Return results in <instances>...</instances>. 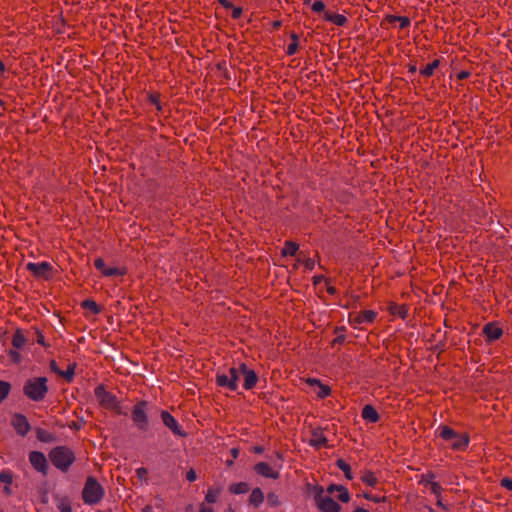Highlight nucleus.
<instances>
[{"instance_id":"423d86ee","label":"nucleus","mask_w":512,"mask_h":512,"mask_svg":"<svg viewBox=\"0 0 512 512\" xmlns=\"http://www.w3.org/2000/svg\"><path fill=\"white\" fill-rule=\"evenodd\" d=\"M103 488L93 477H89L85 483L82 496L86 504H96L103 497Z\"/></svg>"},{"instance_id":"6ab92c4d","label":"nucleus","mask_w":512,"mask_h":512,"mask_svg":"<svg viewBox=\"0 0 512 512\" xmlns=\"http://www.w3.org/2000/svg\"><path fill=\"white\" fill-rule=\"evenodd\" d=\"M334 491L338 492L337 498L341 502L347 503L350 500L349 492H348L347 488H345L344 486H337V485L332 484L327 488L326 494L330 495V494L334 493Z\"/></svg>"},{"instance_id":"a211bd4d","label":"nucleus","mask_w":512,"mask_h":512,"mask_svg":"<svg viewBox=\"0 0 512 512\" xmlns=\"http://www.w3.org/2000/svg\"><path fill=\"white\" fill-rule=\"evenodd\" d=\"M95 267L100 270L105 276H115V275H122L123 272L118 268H108V266L105 265V262L101 258H97L94 262Z\"/></svg>"},{"instance_id":"09e8293b","label":"nucleus","mask_w":512,"mask_h":512,"mask_svg":"<svg viewBox=\"0 0 512 512\" xmlns=\"http://www.w3.org/2000/svg\"><path fill=\"white\" fill-rule=\"evenodd\" d=\"M206 500L209 502V503H212L216 500V494L212 493V492H209L207 495H206Z\"/></svg>"},{"instance_id":"a878e982","label":"nucleus","mask_w":512,"mask_h":512,"mask_svg":"<svg viewBox=\"0 0 512 512\" xmlns=\"http://www.w3.org/2000/svg\"><path fill=\"white\" fill-rule=\"evenodd\" d=\"M439 66V60H434L433 62L427 64L424 68L420 70L421 75L425 77H430L433 75L434 70Z\"/></svg>"},{"instance_id":"f8f14e48","label":"nucleus","mask_w":512,"mask_h":512,"mask_svg":"<svg viewBox=\"0 0 512 512\" xmlns=\"http://www.w3.org/2000/svg\"><path fill=\"white\" fill-rule=\"evenodd\" d=\"M31 465L39 472L45 473L47 469V460L43 453L33 451L29 455Z\"/></svg>"},{"instance_id":"7ed1b4c3","label":"nucleus","mask_w":512,"mask_h":512,"mask_svg":"<svg viewBox=\"0 0 512 512\" xmlns=\"http://www.w3.org/2000/svg\"><path fill=\"white\" fill-rule=\"evenodd\" d=\"M440 437L451 442L454 450H464L469 443V437L466 434H458L455 430L448 426L440 427Z\"/></svg>"},{"instance_id":"ea45409f","label":"nucleus","mask_w":512,"mask_h":512,"mask_svg":"<svg viewBox=\"0 0 512 512\" xmlns=\"http://www.w3.org/2000/svg\"><path fill=\"white\" fill-rule=\"evenodd\" d=\"M297 48H298V43L291 42L287 47V54L290 56L294 55L297 51Z\"/></svg>"},{"instance_id":"dca6fc26","label":"nucleus","mask_w":512,"mask_h":512,"mask_svg":"<svg viewBox=\"0 0 512 512\" xmlns=\"http://www.w3.org/2000/svg\"><path fill=\"white\" fill-rule=\"evenodd\" d=\"M255 471L259 475L266 477V478H271V479L279 478V473L277 471L273 470V468L268 463H265V462H260V463L256 464Z\"/></svg>"},{"instance_id":"4d7b16f0","label":"nucleus","mask_w":512,"mask_h":512,"mask_svg":"<svg viewBox=\"0 0 512 512\" xmlns=\"http://www.w3.org/2000/svg\"><path fill=\"white\" fill-rule=\"evenodd\" d=\"M192 477H194V474H192V469H190L186 472V479L191 482Z\"/></svg>"},{"instance_id":"864d4df0","label":"nucleus","mask_w":512,"mask_h":512,"mask_svg":"<svg viewBox=\"0 0 512 512\" xmlns=\"http://www.w3.org/2000/svg\"><path fill=\"white\" fill-rule=\"evenodd\" d=\"M230 453L232 455V458L236 459L239 455V449L234 447L230 450Z\"/></svg>"},{"instance_id":"0e129e2a","label":"nucleus","mask_w":512,"mask_h":512,"mask_svg":"<svg viewBox=\"0 0 512 512\" xmlns=\"http://www.w3.org/2000/svg\"><path fill=\"white\" fill-rule=\"evenodd\" d=\"M291 39H292V42H296V43H298V39H299V38H298V35H297V34L292 33V34H291Z\"/></svg>"},{"instance_id":"603ef678","label":"nucleus","mask_w":512,"mask_h":512,"mask_svg":"<svg viewBox=\"0 0 512 512\" xmlns=\"http://www.w3.org/2000/svg\"><path fill=\"white\" fill-rule=\"evenodd\" d=\"M225 8H233V4L229 0H218Z\"/></svg>"},{"instance_id":"79ce46f5","label":"nucleus","mask_w":512,"mask_h":512,"mask_svg":"<svg viewBox=\"0 0 512 512\" xmlns=\"http://www.w3.org/2000/svg\"><path fill=\"white\" fill-rule=\"evenodd\" d=\"M303 264L307 269L312 270L315 266V261L312 258H305Z\"/></svg>"},{"instance_id":"9d476101","label":"nucleus","mask_w":512,"mask_h":512,"mask_svg":"<svg viewBox=\"0 0 512 512\" xmlns=\"http://www.w3.org/2000/svg\"><path fill=\"white\" fill-rule=\"evenodd\" d=\"M160 417H161L163 424L167 428H169L175 435H178V436H186L187 435L186 433H184L182 431V429H181L180 425L178 424V422L176 421V419L168 411L162 410L160 413Z\"/></svg>"},{"instance_id":"774afa93","label":"nucleus","mask_w":512,"mask_h":512,"mask_svg":"<svg viewBox=\"0 0 512 512\" xmlns=\"http://www.w3.org/2000/svg\"><path fill=\"white\" fill-rule=\"evenodd\" d=\"M353 512H369L368 510L364 509V508H357L356 510H354Z\"/></svg>"},{"instance_id":"aec40b11","label":"nucleus","mask_w":512,"mask_h":512,"mask_svg":"<svg viewBox=\"0 0 512 512\" xmlns=\"http://www.w3.org/2000/svg\"><path fill=\"white\" fill-rule=\"evenodd\" d=\"M362 417L371 422L375 423L379 420V414L376 409L371 405H365L362 409Z\"/></svg>"},{"instance_id":"f3484780","label":"nucleus","mask_w":512,"mask_h":512,"mask_svg":"<svg viewBox=\"0 0 512 512\" xmlns=\"http://www.w3.org/2000/svg\"><path fill=\"white\" fill-rule=\"evenodd\" d=\"M376 316L377 314L373 310H365L355 315L353 318H350V320L357 324L372 323Z\"/></svg>"},{"instance_id":"37998d69","label":"nucleus","mask_w":512,"mask_h":512,"mask_svg":"<svg viewBox=\"0 0 512 512\" xmlns=\"http://www.w3.org/2000/svg\"><path fill=\"white\" fill-rule=\"evenodd\" d=\"M501 486L505 487L508 490H512V479H510V478H503L501 480Z\"/></svg>"},{"instance_id":"cd10ccee","label":"nucleus","mask_w":512,"mask_h":512,"mask_svg":"<svg viewBox=\"0 0 512 512\" xmlns=\"http://www.w3.org/2000/svg\"><path fill=\"white\" fill-rule=\"evenodd\" d=\"M10 389V383L0 380V403L8 396Z\"/></svg>"},{"instance_id":"e2e57ef3","label":"nucleus","mask_w":512,"mask_h":512,"mask_svg":"<svg viewBox=\"0 0 512 512\" xmlns=\"http://www.w3.org/2000/svg\"><path fill=\"white\" fill-rule=\"evenodd\" d=\"M200 512H213L211 507H205L203 506L200 510Z\"/></svg>"},{"instance_id":"f257e3e1","label":"nucleus","mask_w":512,"mask_h":512,"mask_svg":"<svg viewBox=\"0 0 512 512\" xmlns=\"http://www.w3.org/2000/svg\"><path fill=\"white\" fill-rule=\"evenodd\" d=\"M48 391L47 379L45 377H37L29 379L24 387V394L33 401H41L45 398Z\"/></svg>"},{"instance_id":"49530a36","label":"nucleus","mask_w":512,"mask_h":512,"mask_svg":"<svg viewBox=\"0 0 512 512\" xmlns=\"http://www.w3.org/2000/svg\"><path fill=\"white\" fill-rule=\"evenodd\" d=\"M242 14V9L240 7H233L232 10V18L238 19Z\"/></svg>"},{"instance_id":"5fc2aeb1","label":"nucleus","mask_w":512,"mask_h":512,"mask_svg":"<svg viewBox=\"0 0 512 512\" xmlns=\"http://www.w3.org/2000/svg\"><path fill=\"white\" fill-rule=\"evenodd\" d=\"M307 382H308L310 385H318V386H319V385L321 384V382H320L319 380H317V379H308V381H307Z\"/></svg>"},{"instance_id":"ddd939ff","label":"nucleus","mask_w":512,"mask_h":512,"mask_svg":"<svg viewBox=\"0 0 512 512\" xmlns=\"http://www.w3.org/2000/svg\"><path fill=\"white\" fill-rule=\"evenodd\" d=\"M483 334L485 335L487 342H492L498 340L502 336L503 330L495 323H487L483 327Z\"/></svg>"},{"instance_id":"2f4dec72","label":"nucleus","mask_w":512,"mask_h":512,"mask_svg":"<svg viewBox=\"0 0 512 512\" xmlns=\"http://www.w3.org/2000/svg\"><path fill=\"white\" fill-rule=\"evenodd\" d=\"M318 387H319V391L317 392V395L319 398H325L331 392L330 387L327 385H323L322 383Z\"/></svg>"},{"instance_id":"bf43d9fd","label":"nucleus","mask_w":512,"mask_h":512,"mask_svg":"<svg viewBox=\"0 0 512 512\" xmlns=\"http://www.w3.org/2000/svg\"><path fill=\"white\" fill-rule=\"evenodd\" d=\"M345 340V336L341 335L334 339V343H343Z\"/></svg>"},{"instance_id":"4c0bfd02","label":"nucleus","mask_w":512,"mask_h":512,"mask_svg":"<svg viewBox=\"0 0 512 512\" xmlns=\"http://www.w3.org/2000/svg\"><path fill=\"white\" fill-rule=\"evenodd\" d=\"M325 9V4L322 1H315L312 5V10L314 12H322Z\"/></svg>"},{"instance_id":"473e14b6","label":"nucleus","mask_w":512,"mask_h":512,"mask_svg":"<svg viewBox=\"0 0 512 512\" xmlns=\"http://www.w3.org/2000/svg\"><path fill=\"white\" fill-rule=\"evenodd\" d=\"M74 368V364H69L67 370L65 372L61 371L59 372V374L62 375L67 380H71L74 375Z\"/></svg>"},{"instance_id":"0eeeda50","label":"nucleus","mask_w":512,"mask_h":512,"mask_svg":"<svg viewBox=\"0 0 512 512\" xmlns=\"http://www.w3.org/2000/svg\"><path fill=\"white\" fill-rule=\"evenodd\" d=\"M95 396L104 408L115 411L118 414L123 413L116 397L106 391L104 386L100 385L95 388Z\"/></svg>"},{"instance_id":"13d9d810","label":"nucleus","mask_w":512,"mask_h":512,"mask_svg":"<svg viewBox=\"0 0 512 512\" xmlns=\"http://www.w3.org/2000/svg\"><path fill=\"white\" fill-rule=\"evenodd\" d=\"M50 366H51V369H52L54 372H56V373H58V374H59V372H61L60 370H58V368H57V365H56V362H55V361H52V362H51V364H50Z\"/></svg>"},{"instance_id":"a18cd8bd","label":"nucleus","mask_w":512,"mask_h":512,"mask_svg":"<svg viewBox=\"0 0 512 512\" xmlns=\"http://www.w3.org/2000/svg\"><path fill=\"white\" fill-rule=\"evenodd\" d=\"M433 478H434V475H433V474H431V473H429V474H427V475H423V476H422V480H421V482H422V483H426L427 485H430V483H431V482H433V481H432V479H433Z\"/></svg>"},{"instance_id":"e433bc0d","label":"nucleus","mask_w":512,"mask_h":512,"mask_svg":"<svg viewBox=\"0 0 512 512\" xmlns=\"http://www.w3.org/2000/svg\"><path fill=\"white\" fill-rule=\"evenodd\" d=\"M267 501L270 506L275 507L279 505L278 497L274 493L268 494Z\"/></svg>"},{"instance_id":"8fccbe9b","label":"nucleus","mask_w":512,"mask_h":512,"mask_svg":"<svg viewBox=\"0 0 512 512\" xmlns=\"http://www.w3.org/2000/svg\"><path fill=\"white\" fill-rule=\"evenodd\" d=\"M386 20L389 22V23H395V22H398L399 21V16H395V15H389L386 17Z\"/></svg>"},{"instance_id":"f03ea898","label":"nucleus","mask_w":512,"mask_h":512,"mask_svg":"<svg viewBox=\"0 0 512 512\" xmlns=\"http://www.w3.org/2000/svg\"><path fill=\"white\" fill-rule=\"evenodd\" d=\"M49 456L52 464L62 471H66L74 461L73 452L64 446L55 447Z\"/></svg>"},{"instance_id":"4468645a","label":"nucleus","mask_w":512,"mask_h":512,"mask_svg":"<svg viewBox=\"0 0 512 512\" xmlns=\"http://www.w3.org/2000/svg\"><path fill=\"white\" fill-rule=\"evenodd\" d=\"M328 440L324 435L322 428H315L311 431V438L309 440V445L315 448L326 447Z\"/></svg>"},{"instance_id":"39448f33","label":"nucleus","mask_w":512,"mask_h":512,"mask_svg":"<svg viewBox=\"0 0 512 512\" xmlns=\"http://www.w3.org/2000/svg\"><path fill=\"white\" fill-rule=\"evenodd\" d=\"M314 494L316 505L321 512H340L341 506L330 495L325 494L321 486L314 487Z\"/></svg>"},{"instance_id":"de8ad7c7","label":"nucleus","mask_w":512,"mask_h":512,"mask_svg":"<svg viewBox=\"0 0 512 512\" xmlns=\"http://www.w3.org/2000/svg\"><path fill=\"white\" fill-rule=\"evenodd\" d=\"M60 512H72L71 507L68 504L62 503L59 506Z\"/></svg>"},{"instance_id":"4be33fe9","label":"nucleus","mask_w":512,"mask_h":512,"mask_svg":"<svg viewBox=\"0 0 512 512\" xmlns=\"http://www.w3.org/2000/svg\"><path fill=\"white\" fill-rule=\"evenodd\" d=\"M26 342H27V339L24 336L23 331L20 329H17L12 338V346L16 350H20L25 346Z\"/></svg>"},{"instance_id":"20e7f679","label":"nucleus","mask_w":512,"mask_h":512,"mask_svg":"<svg viewBox=\"0 0 512 512\" xmlns=\"http://www.w3.org/2000/svg\"><path fill=\"white\" fill-rule=\"evenodd\" d=\"M149 404L146 401H139L131 410V418L134 425L141 431H147L149 427L148 420Z\"/></svg>"},{"instance_id":"58836bf2","label":"nucleus","mask_w":512,"mask_h":512,"mask_svg":"<svg viewBox=\"0 0 512 512\" xmlns=\"http://www.w3.org/2000/svg\"><path fill=\"white\" fill-rule=\"evenodd\" d=\"M9 356L10 358L15 362V363H19L21 361V355L18 351L16 350H10L9 351Z\"/></svg>"},{"instance_id":"5701e85b","label":"nucleus","mask_w":512,"mask_h":512,"mask_svg":"<svg viewBox=\"0 0 512 512\" xmlns=\"http://www.w3.org/2000/svg\"><path fill=\"white\" fill-rule=\"evenodd\" d=\"M264 500V494L260 488H255L252 490L249 502L250 504L254 505L255 507L259 506Z\"/></svg>"},{"instance_id":"72a5a7b5","label":"nucleus","mask_w":512,"mask_h":512,"mask_svg":"<svg viewBox=\"0 0 512 512\" xmlns=\"http://www.w3.org/2000/svg\"><path fill=\"white\" fill-rule=\"evenodd\" d=\"M83 306L85 308H88L89 310H91L93 313H98L99 312L98 306H97V304L94 301L86 300V301L83 302Z\"/></svg>"},{"instance_id":"c85d7f7f","label":"nucleus","mask_w":512,"mask_h":512,"mask_svg":"<svg viewBox=\"0 0 512 512\" xmlns=\"http://www.w3.org/2000/svg\"><path fill=\"white\" fill-rule=\"evenodd\" d=\"M391 313L399 315L402 319L407 317L408 309L405 306H393L391 307Z\"/></svg>"},{"instance_id":"6e6552de","label":"nucleus","mask_w":512,"mask_h":512,"mask_svg":"<svg viewBox=\"0 0 512 512\" xmlns=\"http://www.w3.org/2000/svg\"><path fill=\"white\" fill-rule=\"evenodd\" d=\"M240 378V372L238 368L231 367L226 373H218L216 376V383L220 387L228 388L231 391H235L238 387L237 382Z\"/></svg>"},{"instance_id":"c9c22d12","label":"nucleus","mask_w":512,"mask_h":512,"mask_svg":"<svg viewBox=\"0 0 512 512\" xmlns=\"http://www.w3.org/2000/svg\"><path fill=\"white\" fill-rule=\"evenodd\" d=\"M429 487H430V490H431V492H432L433 494H435L436 496H440V493H441L442 488H441V486H440V484H439V483H437V482H431V483H430V485H429Z\"/></svg>"},{"instance_id":"680f3d73","label":"nucleus","mask_w":512,"mask_h":512,"mask_svg":"<svg viewBox=\"0 0 512 512\" xmlns=\"http://www.w3.org/2000/svg\"><path fill=\"white\" fill-rule=\"evenodd\" d=\"M37 342L41 345H44V336L42 334H39L38 335V339H37Z\"/></svg>"},{"instance_id":"3c124183","label":"nucleus","mask_w":512,"mask_h":512,"mask_svg":"<svg viewBox=\"0 0 512 512\" xmlns=\"http://www.w3.org/2000/svg\"><path fill=\"white\" fill-rule=\"evenodd\" d=\"M469 75H470V73H469V72H467V71H461V72L457 75V77H458V79L463 80V79L468 78V77H469Z\"/></svg>"},{"instance_id":"6e6d98bb","label":"nucleus","mask_w":512,"mask_h":512,"mask_svg":"<svg viewBox=\"0 0 512 512\" xmlns=\"http://www.w3.org/2000/svg\"><path fill=\"white\" fill-rule=\"evenodd\" d=\"M192 477H194V474H192V469H190L186 472V479L191 482Z\"/></svg>"},{"instance_id":"c756f323","label":"nucleus","mask_w":512,"mask_h":512,"mask_svg":"<svg viewBox=\"0 0 512 512\" xmlns=\"http://www.w3.org/2000/svg\"><path fill=\"white\" fill-rule=\"evenodd\" d=\"M37 438L42 442H51L53 440L52 434L42 429L37 431Z\"/></svg>"},{"instance_id":"f704fd0d","label":"nucleus","mask_w":512,"mask_h":512,"mask_svg":"<svg viewBox=\"0 0 512 512\" xmlns=\"http://www.w3.org/2000/svg\"><path fill=\"white\" fill-rule=\"evenodd\" d=\"M0 481L5 484H11L12 483V476L9 472L2 471L0 473Z\"/></svg>"},{"instance_id":"412c9836","label":"nucleus","mask_w":512,"mask_h":512,"mask_svg":"<svg viewBox=\"0 0 512 512\" xmlns=\"http://www.w3.org/2000/svg\"><path fill=\"white\" fill-rule=\"evenodd\" d=\"M324 19L337 26H344L347 23V18L344 15L332 13L330 11H326L324 13Z\"/></svg>"},{"instance_id":"1a4fd4ad","label":"nucleus","mask_w":512,"mask_h":512,"mask_svg":"<svg viewBox=\"0 0 512 512\" xmlns=\"http://www.w3.org/2000/svg\"><path fill=\"white\" fill-rule=\"evenodd\" d=\"M26 268L37 278L47 280L52 275V265L48 262H30L27 263Z\"/></svg>"},{"instance_id":"a19ab883","label":"nucleus","mask_w":512,"mask_h":512,"mask_svg":"<svg viewBox=\"0 0 512 512\" xmlns=\"http://www.w3.org/2000/svg\"><path fill=\"white\" fill-rule=\"evenodd\" d=\"M400 23V28L401 29H404L406 27H408L410 25V19L408 17H405V16H399V21Z\"/></svg>"},{"instance_id":"7c9ffc66","label":"nucleus","mask_w":512,"mask_h":512,"mask_svg":"<svg viewBox=\"0 0 512 512\" xmlns=\"http://www.w3.org/2000/svg\"><path fill=\"white\" fill-rule=\"evenodd\" d=\"M362 481L368 484L369 486H374L377 483V478L372 472H366L362 476Z\"/></svg>"},{"instance_id":"c03bdc74","label":"nucleus","mask_w":512,"mask_h":512,"mask_svg":"<svg viewBox=\"0 0 512 512\" xmlns=\"http://www.w3.org/2000/svg\"><path fill=\"white\" fill-rule=\"evenodd\" d=\"M136 474L140 479H144L146 478L148 471L146 468L141 467L136 470Z\"/></svg>"},{"instance_id":"b1692460","label":"nucleus","mask_w":512,"mask_h":512,"mask_svg":"<svg viewBox=\"0 0 512 512\" xmlns=\"http://www.w3.org/2000/svg\"><path fill=\"white\" fill-rule=\"evenodd\" d=\"M299 249V245L292 241H286L282 249L283 256H294Z\"/></svg>"},{"instance_id":"69168bd1","label":"nucleus","mask_w":512,"mask_h":512,"mask_svg":"<svg viewBox=\"0 0 512 512\" xmlns=\"http://www.w3.org/2000/svg\"><path fill=\"white\" fill-rule=\"evenodd\" d=\"M142 512H153V508L151 506H146Z\"/></svg>"},{"instance_id":"bb28decb","label":"nucleus","mask_w":512,"mask_h":512,"mask_svg":"<svg viewBox=\"0 0 512 512\" xmlns=\"http://www.w3.org/2000/svg\"><path fill=\"white\" fill-rule=\"evenodd\" d=\"M336 465L340 470L344 472L345 477L347 479L351 480L353 478L350 465L346 463L343 459H338L336 461Z\"/></svg>"},{"instance_id":"2eb2a0df","label":"nucleus","mask_w":512,"mask_h":512,"mask_svg":"<svg viewBox=\"0 0 512 512\" xmlns=\"http://www.w3.org/2000/svg\"><path fill=\"white\" fill-rule=\"evenodd\" d=\"M12 425L19 435H26L30 430V425L23 415H15L12 419Z\"/></svg>"},{"instance_id":"338daca9","label":"nucleus","mask_w":512,"mask_h":512,"mask_svg":"<svg viewBox=\"0 0 512 512\" xmlns=\"http://www.w3.org/2000/svg\"><path fill=\"white\" fill-rule=\"evenodd\" d=\"M327 291H328V293H329V294H335V292H336V290H335V288H334V287H329V288L327 289Z\"/></svg>"},{"instance_id":"9b49d317","label":"nucleus","mask_w":512,"mask_h":512,"mask_svg":"<svg viewBox=\"0 0 512 512\" xmlns=\"http://www.w3.org/2000/svg\"><path fill=\"white\" fill-rule=\"evenodd\" d=\"M238 370L240 375L244 376L243 387L247 390L252 389L258 380L256 373L253 370H249L245 364H240Z\"/></svg>"},{"instance_id":"052dcab7","label":"nucleus","mask_w":512,"mask_h":512,"mask_svg":"<svg viewBox=\"0 0 512 512\" xmlns=\"http://www.w3.org/2000/svg\"><path fill=\"white\" fill-rule=\"evenodd\" d=\"M150 99H151V102H152V103H154V104H156V105H157V109H161V108H160V106L158 105V99H157V97H155V96H151V97H150Z\"/></svg>"},{"instance_id":"393cba45","label":"nucleus","mask_w":512,"mask_h":512,"mask_svg":"<svg viewBox=\"0 0 512 512\" xmlns=\"http://www.w3.org/2000/svg\"><path fill=\"white\" fill-rule=\"evenodd\" d=\"M229 490L233 494H244L249 491V485L245 482H240V483L231 485Z\"/></svg>"}]
</instances>
